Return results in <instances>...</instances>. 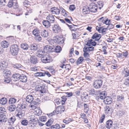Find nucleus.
<instances>
[{"mask_svg":"<svg viewBox=\"0 0 129 129\" xmlns=\"http://www.w3.org/2000/svg\"><path fill=\"white\" fill-rule=\"evenodd\" d=\"M19 47L16 44H14L11 46L10 52L11 54L14 56L17 55L19 51Z\"/></svg>","mask_w":129,"mask_h":129,"instance_id":"nucleus-1","label":"nucleus"},{"mask_svg":"<svg viewBox=\"0 0 129 129\" xmlns=\"http://www.w3.org/2000/svg\"><path fill=\"white\" fill-rule=\"evenodd\" d=\"M41 60L43 62L46 63L52 61L53 60V58L49 54H47L43 56L41 58Z\"/></svg>","mask_w":129,"mask_h":129,"instance_id":"nucleus-2","label":"nucleus"},{"mask_svg":"<svg viewBox=\"0 0 129 129\" xmlns=\"http://www.w3.org/2000/svg\"><path fill=\"white\" fill-rule=\"evenodd\" d=\"M102 84V81L101 80H95L93 83V87L96 89L101 88Z\"/></svg>","mask_w":129,"mask_h":129,"instance_id":"nucleus-3","label":"nucleus"},{"mask_svg":"<svg viewBox=\"0 0 129 129\" xmlns=\"http://www.w3.org/2000/svg\"><path fill=\"white\" fill-rule=\"evenodd\" d=\"M44 50L45 53H49L51 52H53L54 48L52 46L47 45L44 47Z\"/></svg>","mask_w":129,"mask_h":129,"instance_id":"nucleus-4","label":"nucleus"},{"mask_svg":"<svg viewBox=\"0 0 129 129\" xmlns=\"http://www.w3.org/2000/svg\"><path fill=\"white\" fill-rule=\"evenodd\" d=\"M45 86L43 85H39L36 87V89L37 91H40L42 93H43L45 92Z\"/></svg>","mask_w":129,"mask_h":129,"instance_id":"nucleus-5","label":"nucleus"},{"mask_svg":"<svg viewBox=\"0 0 129 129\" xmlns=\"http://www.w3.org/2000/svg\"><path fill=\"white\" fill-rule=\"evenodd\" d=\"M53 30L55 33H58L61 30V28L58 24H55L53 27Z\"/></svg>","mask_w":129,"mask_h":129,"instance_id":"nucleus-6","label":"nucleus"},{"mask_svg":"<svg viewBox=\"0 0 129 129\" xmlns=\"http://www.w3.org/2000/svg\"><path fill=\"white\" fill-rule=\"evenodd\" d=\"M8 66V62L4 61L0 62V68L1 69H4L6 68Z\"/></svg>","mask_w":129,"mask_h":129,"instance_id":"nucleus-7","label":"nucleus"},{"mask_svg":"<svg viewBox=\"0 0 129 129\" xmlns=\"http://www.w3.org/2000/svg\"><path fill=\"white\" fill-rule=\"evenodd\" d=\"M65 110L63 106H58L57 107L56 110V112L57 114L61 113V112H63Z\"/></svg>","mask_w":129,"mask_h":129,"instance_id":"nucleus-8","label":"nucleus"},{"mask_svg":"<svg viewBox=\"0 0 129 129\" xmlns=\"http://www.w3.org/2000/svg\"><path fill=\"white\" fill-rule=\"evenodd\" d=\"M91 92L90 93V94L93 96H94V95H97L99 94H103V92H102L100 93V91H96L94 89H92L91 90Z\"/></svg>","mask_w":129,"mask_h":129,"instance_id":"nucleus-9","label":"nucleus"},{"mask_svg":"<svg viewBox=\"0 0 129 129\" xmlns=\"http://www.w3.org/2000/svg\"><path fill=\"white\" fill-rule=\"evenodd\" d=\"M46 19L50 23H53L55 21L54 16L51 14H49L47 16Z\"/></svg>","mask_w":129,"mask_h":129,"instance_id":"nucleus-10","label":"nucleus"},{"mask_svg":"<svg viewBox=\"0 0 129 129\" xmlns=\"http://www.w3.org/2000/svg\"><path fill=\"white\" fill-rule=\"evenodd\" d=\"M104 102L106 104H110L112 103V99L111 97L107 96L105 98Z\"/></svg>","mask_w":129,"mask_h":129,"instance_id":"nucleus-11","label":"nucleus"},{"mask_svg":"<svg viewBox=\"0 0 129 129\" xmlns=\"http://www.w3.org/2000/svg\"><path fill=\"white\" fill-rule=\"evenodd\" d=\"M113 111L112 109L109 106H107L106 107L105 110V114L108 115L111 114L112 113Z\"/></svg>","mask_w":129,"mask_h":129,"instance_id":"nucleus-12","label":"nucleus"},{"mask_svg":"<svg viewBox=\"0 0 129 129\" xmlns=\"http://www.w3.org/2000/svg\"><path fill=\"white\" fill-rule=\"evenodd\" d=\"M3 76L5 77H9L11 74L10 71L8 69H6L4 70L3 72Z\"/></svg>","mask_w":129,"mask_h":129,"instance_id":"nucleus-13","label":"nucleus"},{"mask_svg":"<svg viewBox=\"0 0 129 129\" xmlns=\"http://www.w3.org/2000/svg\"><path fill=\"white\" fill-rule=\"evenodd\" d=\"M101 37V35L100 34H98L97 33H95L91 37L92 39H95V40L99 41Z\"/></svg>","mask_w":129,"mask_h":129,"instance_id":"nucleus-14","label":"nucleus"},{"mask_svg":"<svg viewBox=\"0 0 129 129\" xmlns=\"http://www.w3.org/2000/svg\"><path fill=\"white\" fill-rule=\"evenodd\" d=\"M54 42L59 44H61L63 42V38L59 37H57L55 38L54 40Z\"/></svg>","mask_w":129,"mask_h":129,"instance_id":"nucleus-15","label":"nucleus"},{"mask_svg":"<svg viewBox=\"0 0 129 129\" xmlns=\"http://www.w3.org/2000/svg\"><path fill=\"white\" fill-rule=\"evenodd\" d=\"M45 53L44 50L39 49L37 51L36 54L38 57H40L43 55Z\"/></svg>","mask_w":129,"mask_h":129,"instance_id":"nucleus-16","label":"nucleus"},{"mask_svg":"<svg viewBox=\"0 0 129 129\" xmlns=\"http://www.w3.org/2000/svg\"><path fill=\"white\" fill-rule=\"evenodd\" d=\"M34 99L32 95H29L27 96L26 98V101L27 102L29 103L33 102Z\"/></svg>","mask_w":129,"mask_h":129,"instance_id":"nucleus-17","label":"nucleus"},{"mask_svg":"<svg viewBox=\"0 0 129 129\" xmlns=\"http://www.w3.org/2000/svg\"><path fill=\"white\" fill-rule=\"evenodd\" d=\"M25 115L24 112L23 111H20L18 112L17 114L16 115V116L18 117L20 119L22 118V117L24 116Z\"/></svg>","mask_w":129,"mask_h":129,"instance_id":"nucleus-18","label":"nucleus"},{"mask_svg":"<svg viewBox=\"0 0 129 129\" xmlns=\"http://www.w3.org/2000/svg\"><path fill=\"white\" fill-rule=\"evenodd\" d=\"M26 105L25 104H19L18 105L17 107V108L22 110V111H24V109L26 108Z\"/></svg>","mask_w":129,"mask_h":129,"instance_id":"nucleus-19","label":"nucleus"},{"mask_svg":"<svg viewBox=\"0 0 129 129\" xmlns=\"http://www.w3.org/2000/svg\"><path fill=\"white\" fill-rule=\"evenodd\" d=\"M113 122L112 120H109L106 122V126L108 128H110Z\"/></svg>","mask_w":129,"mask_h":129,"instance_id":"nucleus-20","label":"nucleus"},{"mask_svg":"<svg viewBox=\"0 0 129 129\" xmlns=\"http://www.w3.org/2000/svg\"><path fill=\"white\" fill-rule=\"evenodd\" d=\"M41 36L44 37L46 38L48 36V33L47 31L45 29L42 30L41 32Z\"/></svg>","mask_w":129,"mask_h":129,"instance_id":"nucleus-21","label":"nucleus"},{"mask_svg":"<svg viewBox=\"0 0 129 129\" xmlns=\"http://www.w3.org/2000/svg\"><path fill=\"white\" fill-rule=\"evenodd\" d=\"M20 81L23 82H26L27 80V78L25 75L22 74L20 78Z\"/></svg>","mask_w":129,"mask_h":129,"instance_id":"nucleus-22","label":"nucleus"},{"mask_svg":"<svg viewBox=\"0 0 129 129\" xmlns=\"http://www.w3.org/2000/svg\"><path fill=\"white\" fill-rule=\"evenodd\" d=\"M42 112L41 110L39 107H37V108L35 110V113L36 114V115L38 116L41 115L42 114Z\"/></svg>","mask_w":129,"mask_h":129,"instance_id":"nucleus-23","label":"nucleus"},{"mask_svg":"<svg viewBox=\"0 0 129 129\" xmlns=\"http://www.w3.org/2000/svg\"><path fill=\"white\" fill-rule=\"evenodd\" d=\"M29 47L31 50L33 51H35L37 49L38 46L36 44H34L30 45Z\"/></svg>","mask_w":129,"mask_h":129,"instance_id":"nucleus-24","label":"nucleus"},{"mask_svg":"<svg viewBox=\"0 0 129 129\" xmlns=\"http://www.w3.org/2000/svg\"><path fill=\"white\" fill-rule=\"evenodd\" d=\"M1 45L2 47L4 48H7L9 46V44L6 41H2L1 43Z\"/></svg>","mask_w":129,"mask_h":129,"instance_id":"nucleus-25","label":"nucleus"},{"mask_svg":"<svg viewBox=\"0 0 129 129\" xmlns=\"http://www.w3.org/2000/svg\"><path fill=\"white\" fill-rule=\"evenodd\" d=\"M20 46L21 48L24 50L27 49L29 47L28 45L25 43H22Z\"/></svg>","mask_w":129,"mask_h":129,"instance_id":"nucleus-26","label":"nucleus"},{"mask_svg":"<svg viewBox=\"0 0 129 129\" xmlns=\"http://www.w3.org/2000/svg\"><path fill=\"white\" fill-rule=\"evenodd\" d=\"M21 75L18 73H16L14 74L12 76V78L15 79V80H17L18 79L20 80V78Z\"/></svg>","mask_w":129,"mask_h":129,"instance_id":"nucleus-27","label":"nucleus"},{"mask_svg":"<svg viewBox=\"0 0 129 129\" xmlns=\"http://www.w3.org/2000/svg\"><path fill=\"white\" fill-rule=\"evenodd\" d=\"M7 121V118L4 116H0V124L5 122Z\"/></svg>","mask_w":129,"mask_h":129,"instance_id":"nucleus-28","label":"nucleus"},{"mask_svg":"<svg viewBox=\"0 0 129 129\" xmlns=\"http://www.w3.org/2000/svg\"><path fill=\"white\" fill-rule=\"evenodd\" d=\"M30 61L31 63L36 64L37 62V57L33 56L30 58Z\"/></svg>","mask_w":129,"mask_h":129,"instance_id":"nucleus-29","label":"nucleus"},{"mask_svg":"<svg viewBox=\"0 0 129 129\" xmlns=\"http://www.w3.org/2000/svg\"><path fill=\"white\" fill-rule=\"evenodd\" d=\"M43 23V25L46 27L48 28L50 26V22L47 20H44Z\"/></svg>","mask_w":129,"mask_h":129,"instance_id":"nucleus-30","label":"nucleus"},{"mask_svg":"<svg viewBox=\"0 0 129 129\" xmlns=\"http://www.w3.org/2000/svg\"><path fill=\"white\" fill-rule=\"evenodd\" d=\"M61 50V49L59 46H57L56 47V48H54V50L53 52H55L56 53H59Z\"/></svg>","mask_w":129,"mask_h":129,"instance_id":"nucleus-31","label":"nucleus"},{"mask_svg":"<svg viewBox=\"0 0 129 129\" xmlns=\"http://www.w3.org/2000/svg\"><path fill=\"white\" fill-rule=\"evenodd\" d=\"M37 103L36 102H35V101H33V102H32L30 104V106L31 108L33 109H35L36 110V109L37 108V107L35 106L36 104Z\"/></svg>","mask_w":129,"mask_h":129,"instance_id":"nucleus-32","label":"nucleus"},{"mask_svg":"<svg viewBox=\"0 0 129 129\" xmlns=\"http://www.w3.org/2000/svg\"><path fill=\"white\" fill-rule=\"evenodd\" d=\"M40 33L39 29L37 28L35 29L32 31L33 34L35 36L40 34Z\"/></svg>","mask_w":129,"mask_h":129,"instance_id":"nucleus-33","label":"nucleus"},{"mask_svg":"<svg viewBox=\"0 0 129 129\" xmlns=\"http://www.w3.org/2000/svg\"><path fill=\"white\" fill-rule=\"evenodd\" d=\"M16 120L15 117L14 116H13L9 119L8 121L10 123L13 124Z\"/></svg>","mask_w":129,"mask_h":129,"instance_id":"nucleus-34","label":"nucleus"},{"mask_svg":"<svg viewBox=\"0 0 129 129\" xmlns=\"http://www.w3.org/2000/svg\"><path fill=\"white\" fill-rule=\"evenodd\" d=\"M16 108V106L15 105H12L9 107V110L10 111H13L15 110Z\"/></svg>","mask_w":129,"mask_h":129,"instance_id":"nucleus-35","label":"nucleus"},{"mask_svg":"<svg viewBox=\"0 0 129 129\" xmlns=\"http://www.w3.org/2000/svg\"><path fill=\"white\" fill-rule=\"evenodd\" d=\"M125 112L123 111H119L117 112V115L119 116H122L124 114Z\"/></svg>","mask_w":129,"mask_h":129,"instance_id":"nucleus-36","label":"nucleus"},{"mask_svg":"<svg viewBox=\"0 0 129 129\" xmlns=\"http://www.w3.org/2000/svg\"><path fill=\"white\" fill-rule=\"evenodd\" d=\"M35 75L36 77L44 76L45 74H43V73L39 72L35 73Z\"/></svg>","mask_w":129,"mask_h":129,"instance_id":"nucleus-37","label":"nucleus"},{"mask_svg":"<svg viewBox=\"0 0 129 129\" xmlns=\"http://www.w3.org/2000/svg\"><path fill=\"white\" fill-rule=\"evenodd\" d=\"M16 99L14 98H10L9 100V103L10 104H14L16 103Z\"/></svg>","mask_w":129,"mask_h":129,"instance_id":"nucleus-38","label":"nucleus"},{"mask_svg":"<svg viewBox=\"0 0 129 129\" xmlns=\"http://www.w3.org/2000/svg\"><path fill=\"white\" fill-rule=\"evenodd\" d=\"M60 127L59 125L56 124L54 125H53L51 126V129H59Z\"/></svg>","mask_w":129,"mask_h":129,"instance_id":"nucleus-39","label":"nucleus"},{"mask_svg":"<svg viewBox=\"0 0 129 129\" xmlns=\"http://www.w3.org/2000/svg\"><path fill=\"white\" fill-rule=\"evenodd\" d=\"M61 14L62 15L64 16L65 17H67L68 16V15L67 13L68 12L66 11L64 9H63L61 12Z\"/></svg>","mask_w":129,"mask_h":129,"instance_id":"nucleus-40","label":"nucleus"},{"mask_svg":"<svg viewBox=\"0 0 129 129\" xmlns=\"http://www.w3.org/2000/svg\"><path fill=\"white\" fill-rule=\"evenodd\" d=\"M110 21V20H108V18H107L106 17L104 18L102 21L103 23H105L106 25L108 24L109 22Z\"/></svg>","mask_w":129,"mask_h":129,"instance_id":"nucleus-41","label":"nucleus"},{"mask_svg":"<svg viewBox=\"0 0 129 129\" xmlns=\"http://www.w3.org/2000/svg\"><path fill=\"white\" fill-rule=\"evenodd\" d=\"M89 9H83L82 10V13L83 14L85 15L86 14L89 13Z\"/></svg>","mask_w":129,"mask_h":129,"instance_id":"nucleus-42","label":"nucleus"},{"mask_svg":"<svg viewBox=\"0 0 129 129\" xmlns=\"http://www.w3.org/2000/svg\"><path fill=\"white\" fill-rule=\"evenodd\" d=\"M124 84L127 86H129V77H127L124 82Z\"/></svg>","mask_w":129,"mask_h":129,"instance_id":"nucleus-43","label":"nucleus"},{"mask_svg":"<svg viewBox=\"0 0 129 129\" xmlns=\"http://www.w3.org/2000/svg\"><path fill=\"white\" fill-rule=\"evenodd\" d=\"M53 122V120L52 119H49V120L46 123V125L48 126H50L51 124H52Z\"/></svg>","mask_w":129,"mask_h":129,"instance_id":"nucleus-44","label":"nucleus"},{"mask_svg":"<svg viewBox=\"0 0 129 129\" xmlns=\"http://www.w3.org/2000/svg\"><path fill=\"white\" fill-rule=\"evenodd\" d=\"M124 71L125 76L128 77L129 76V68L125 69Z\"/></svg>","mask_w":129,"mask_h":129,"instance_id":"nucleus-45","label":"nucleus"},{"mask_svg":"<svg viewBox=\"0 0 129 129\" xmlns=\"http://www.w3.org/2000/svg\"><path fill=\"white\" fill-rule=\"evenodd\" d=\"M13 67L14 68L18 69L21 68L22 67V66L20 64H16L13 65Z\"/></svg>","mask_w":129,"mask_h":129,"instance_id":"nucleus-46","label":"nucleus"},{"mask_svg":"<svg viewBox=\"0 0 129 129\" xmlns=\"http://www.w3.org/2000/svg\"><path fill=\"white\" fill-rule=\"evenodd\" d=\"M66 97L65 96H62L61 97L62 100L60 101L62 105H63L64 104L65 101L67 100V99Z\"/></svg>","mask_w":129,"mask_h":129,"instance_id":"nucleus-47","label":"nucleus"},{"mask_svg":"<svg viewBox=\"0 0 129 129\" xmlns=\"http://www.w3.org/2000/svg\"><path fill=\"white\" fill-rule=\"evenodd\" d=\"M21 124L24 126H26L28 124V121L27 120H23L21 122Z\"/></svg>","mask_w":129,"mask_h":129,"instance_id":"nucleus-48","label":"nucleus"},{"mask_svg":"<svg viewBox=\"0 0 129 129\" xmlns=\"http://www.w3.org/2000/svg\"><path fill=\"white\" fill-rule=\"evenodd\" d=\"M71 121V119L66 118V119H64L63 120V122L66 124H68Z\"/></svg>","mask_w":129,"mask_h":129,"instance_id":"nucleus-49","label":"nucleus"},{"mask_svg":"<svg viewBox=\"0 0 129 129\" xmlns=\"http://www.w3.org/2000/svg\"><path fill=\"white\" fill-rule=\"evenodd\" d=\"M83 58L82 57H80L78 59L77 62V63L80 64L83 60Z\"/></svg>","mask_w":129,"mask_h":129,"instance_id":"nucleus-50","label":"nucleus"},{"mask_svg":"<svg viewBox=\"0 0 129 129\" xmlns=\"http://www.w3.org/2000/svg\"><path fill=\"white\" fill-rule=\"evenodd\" d=\"M35 39L38 41H40L42 40L41 37L40 36V34L35 36Z\"/></svg>","mask_w":129,"mask_h":129,"instance_id":"nucleus-51","label":"nucleus"},{"mask_svg":"<svg viewBox=\"0 0 129 129\" xmlns=\"http://www.w3.org/2000/svg\"><path fill=\"white\" fill-rule=\"evenodd\" d=\"M13 1L10 0V1L8 2V3L7 5L8 7L9 8H11L13 5Z\"/></svg>","mask_w":129,"mask_h":129,"instance_id":"nucleus-52","label":"nucleus"},{"mask_svg":"<svg viewBox=\"0 0 129 129\" xmlns=\"http://www.w3.org/2000/svg\"><path fill=\"white\" fill-rule=\"evenodd\" d=\"M124 98L123 96L122 95H118L117 96V99L118 101H121L123 100Z\"/></svg>","mask_w":129,"mask_h":129,"instance_id":"nucleus-53","label":"nucleus"},{"mask_svg":"<svg viewBox=\"0 0 129 129\" xmlns=\"http://www.w3.org/2000/svg\"><path fill=\"white\" fill-rule=\"evenodd\" d=\"M6 4L5 0H0V5L2 6H5Z\"/></svg>","mask_w":129,"mask_h":129,"instance_id":"nucleus-54","label":"nucleus"},{"mask_svg":"<svg viewBox=\"0 0 129 129\" xmlns=\"http://www.w3.org/2000/svg\"><path fill=\"white\" fill-rule=\"evenodd\" d=\"M108 25V26L107 27V29H112L114 27V26L113 24H109H109Z\"/></svg>","mask_w":129,"mask_h":129,"instance_id":"nucleus-55","label":"nucleus"},{"mask_svg":"<svg viewBox=\"0 0 129 129\" xmlns=\"http://www.w3.org/2000/svg\"><path fill=\"white\" fill-rule=\"evenodd\" d=\"M46 117L45 116H42L40 118V120L44 122L46 120Z\"/></svg>","mask_w":129,"mask_h":129,"instance_id":"nucleus-56","label":"nucleus"},{"mask_svg":"<svg viewBox=\"0 0 129 129\" xmlns=\"http://www.w3.org/2000/svg\"><path fill=\"white\" fill-rule=\"evenodd\" d=\"M30 120L31 121H36V118L35 117V116L34 115H32L30 116Z\"/></svg>","mask_w":129,"mask_h":129,"instance_id":"nucleus-57","label":"nucleus"},{"mask_svg":"<svg viewBox=\"0 0 129 129\" xmlns=\"http://www.w3.org/2000/svg\"><path fill=\"white\" fill-rule=\"evenodd\" d=\"M105 115L104 114H103L100 118V119L99 121V122L100 123L102 122L105 117Z\"/></svg>","mask_w":129,"mask_h":129,"instance_id":"nucleus-58","label":"nucleus"},{"mask_svg":"<svg viewBox=\"0 0 129 129\" xmlns=\"http://www.w3.org/2000/svg\"><path fill=\"white\" fill-rule=\"evenodd\" d=\"M72 35L73 36V38L74 39H76L78 37V35H77V32L73 33Z\"/></svg>","mask_w":129,"mask_h":129,"instance_id":"nucleus-59","label":"nucleus"},{"mask_svg":"<svg viewBox=\"0 0 129 129\" xmlns=\"http://www.w3.org/2000/svg\"><path fill=\"white\" fill-rule=\"evenodd\" d=\"M36 125V124L34 123H31L29 124V126L31 128H33L35 127Z\"/></svg>","mask_w":129,"mask_h":129,"instance_id":"nucleus-60","label":"nucleus"},{"mask_svg":"<svg viewBox=\"0 0 129 129\" xmlns=\"http://www.w3.org/2000/svg\"><path fill=\"white\" fill-rule=\"evenodd\" d=\"M92 41L93 40L91 39L89 40L88 41L86 45L89 46H90L91 44Z\"/></svg>","mask_w":129,"mask_h":129,"instance_id":"nucleus-61","label":"nucleus"},{"mask_svg":"<svg viewBox=\"0 0 129 129\" xmlns=\"http://www.w3.org/2000/svg\"><path fill=\"white\" fill-rule=\"evenodd\" d=\"M98 5L99 6V8H101L103 7V4L102 2H99L98 3Z\"/></svg>","mask_w":129,"mask_h":129,"instance_id":"nucleus-62","label":"nucleus"},{"mask_svg":"<svg viewBox=\"0 0 129 129\" xmlns=\"http://www.w3.org/2000/svg\"><path fill=\"white\" fill-rule=\"evenodd\" d=\"M67 25L70 28V29L71 31H75L76 30V29L74 28V27L72 26H73V25H69L68 24H67Z\"/></svg>","mask_w":129,"mask_h":129,"instance_id":"nucleus-63","label":"nucleus"},{"mask_svg":"<svg viewBox=\"0 0 129 129\" xmlns=\"http://www.w3.org/2000/svg\"><path fill=\"white\" fill-rule=\"evenodd\" d=\"M122 56H123L124 57H126L128 55V52L127 51H125L122 53Z\"/></svg>","mask_w":129,"mask_h":129,"instance_id":"nucleus-64","label":"nucleus"}]
</instances>
